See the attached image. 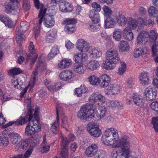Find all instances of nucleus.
<instances>
[{
	"instance_id": "3c124183",
	"label": "nucleus",
	"mask_w": 158,
	"mask_h": 158,
	"mask_svg": "<svg viewBox=\"0 0 158 158\" xmlns=\"http://www.w3.org/2000/svg\"><path fill=\"white\" fill-rule=\"evenodd\" d=\"M68 5H69L68 2H67L64 0H62L60 3L59 9L62 12H64L66 10V6Z\"/></svg>"
},
{
	"instance_id": "69168bd1",
	"label": "nucleus",
	"mask_w": 158,
	"mask_h": 158,
	"mask_svg": "<svg viewBox=\"0 0 158 158\" xmlns=\"http://www.w3.org/2000/svg\"><path fill=\"white\" fill-rule=\"evenodd\" d=\"M50 148V145L43 146L40 149V151L43 153L47 152L49 151Z\"/></svg>"
},
{
	"instance_id": "603ef678",
	"label": "nucleus",
	"mask_w": 158,
	"mask_h": 158,
	"mask_svg": "<svg viewBox=\"0 0 158 158\" xmlns=\"http://www.w3.org/2000/svg\"><path fill=\"white\" fill-rule=\"evenodd\" d=\"M28 145H29L28 140L24 139L22 140H21L20 143L19 144V146L21 148L26 150Z\"/></svg>"
},
{
	"instance_id": "5fc2aeb1",
	"label": "nucleus",
	"mask_w": 158,
	"mask_h": 158,
	"mask_svg": "<svg viewBox=\"0 0 158 158\" xmlns=\"http://www.w3.org/2000/svg\"><path fill=\"white\" fill-rule=\"evenodd\" d=\"M48 89L49 90L57 91L60 89L61 87L60 84L59 82H57L54 85H52L51 87H48Z\"/></svg>"
},
{
	"instance_id": "0eeeda50",
	"label": "nucleus",
	"mask_w": 158,
	"mask_h": 158,
	"mask_svg": "<svg viewBox=\"0 0 158 158\" xmlns=\"http://www.w3.org/2000/svg\"><path fill=\"white\" fill-rule=\"evenodd\" d=\"M87 130L89 133L94 137H98L102 134L101 130L96 123L89 122L87 125Z\"/></svg>"
},
{
	"instance_id": "a19ab883",
	"label": "nucleus",
	"mask_w": 158,
	"mask_h": 158,
	"mask_svg": "<svg viewBox=\"0 0 158 158\" xmlns=\"http://www.w3.org/2000/svg\"><path fill=\"white\" fill-rule=\"evenodd\" d=\"M73 69L76 73L80 74L83 73L85 72L83 66L79 64L75 65Z\"/></svg>"
},
{
	"instance_id": "774afa93",
	"label": "nucleus",
	"mask_w": 158,
	"mask_h": 158,
	"mask_svg": "<svg viewBox=\"0 0 158 158\" xmlns=\"http://www.w3.org/2000/svg\"><path fill=\"white\" fill-rule=\"evenodd\" d=\"M4 24L6 26L9 27H12L14 26L13 22L9 18L6 21Z\"/></svg>"
},
{
	"instance_id": "58836bf2",
	"label": "nucleus",
	"mask_w": 158,
	"mask_h": 158,
	"mask_svg": "<svg viewBox=\"0 0 158 158\" xmlns=\"http://www.w3.org/2000/svg\"><path fill=\"white\" fill-rule=\"evenodd\" d=\"M29 145L30 148H32L39 143V139L37 138L32 137L29 139Z\"/></svg>"
},
{
	"instance_id": "423d86ee",
	"label": "nucleus",
	"mask_w": 158,
	"mask_h": 158,
	"mask_svg": "<svg viewBox=\"0 0 158 158\" xmlns=\"http://www.w3.org/2000/svg\"><path fill=\"white\" fill-rule=\"evenodd\" d=\"M20 25V26L17 27L15 30L16 40L19 47L21 46L24 32L27 30L29 26L28 23L25 21L21 22Z\"/></svg>"
},
{
	"instance_id": "6e6d98bb",
	"label": "nucleus",
	"mask_w": 158,
	"mask_h": 158,
	"mask_svg": "<svg viewBox=\"0 0 158 158\" xmlns=\"http://www.w3.org/2000/svg\"><path fill=\"white\" fill-rule=\"evenodd\" d=\"M154 24V20L151 18H147L145 19L144 25L148 27L152 26Z\"/></svg>"
},
{
	"instance_id": "c85d7f7f",
	"label": "nucleus",
	"mask_w": 158,
	"mask_h": 158,
	"mask_svg": "<svg viewBox=\"0 0 158 158\" xmlns=\"http://www.w3.org/2000/svg\"><path fill=\"white\" fill-rule=\"evenodd\" d=\"M71 60L69 59H63L59 63V67L61 69L68 68L71 65Z\"/></svg>"
},
{
	"instance_id": "e433bc0d",
	"label": "nucleus",
	"mask_w": 158,
	"mask_h": 158,
	"mask_svg": "<svg viewBox=\"0 0 158 158\" xmlns=\"http://www.w3.org/2000/svg\"><path fill=\"white\" fill-rule=\"evenodd\" d=\"M88 79L89 82L93 85H98L100 82V79L94 75L90 76Z\"/></svg>"
},
{
	"instance_id": "a18cd8bd",
	"label": "nucleus",
	"mask_w": 158,
	"mask_h": 158,
	"mask_svg": "<svg viewBox=\"0 0 158 158\" xmlns=\"http://www.w3.org/2000/svg\"><path fill=\"white\" fill-rule=\"evenodd\" d=\"M114 38L117 41L120 40L121 36V31L120 30L115 29L113 34Z\"/></svg>"
},
{
	"instance_id": "338daca9",
	"label": "nucleus",
	"mask_w": 158,
	"mask_h": 158,
	"mask_svg": "<svg viewBox=\"0 0 158 158\" xmlns=\"http://www.w3.org/2000/svg\"><path fill=\"white\" fill-rule=\"evenodd\" d=\"M92 6L94 8L93 9L95 10V11H100L101 8L99 4H98L96 2H94L92 4Z\"/></svg>"
},
{
	"instance_id": "052dcab7",
	"label": "nucleus",
	"mask_w": 158,
	"mask_h": 158,
	"mask_svg": "<svg viewBox=\"0 0 158 158\" xmlns=\"http://www.w3.org/2000/svg\"><path fill=\"white\" fill-rule=\"evenodd\" d=\"M23 7L25 11H27L29 10L30 5L28 0H23Z\"/></svg>"
},
{
	"instance_id": "393cba45",
	"label": "nucleus",
	"mask_w": 158,
	"mask_h": 158,
	"mask_svg": "<svg viewBox=\"0 0 158 158\" xmlns=\"http://www.w3.org/2000/svg\"><path fill=\"white\" fill-rule=\"evenodd\" d=\"M122 153L120 155L118 156L117 152H113L112 154V158H128L130 150H125V151H122Z\"/></svg>"
},
{
	"instance_id": "864d4df0",
	"label": "nucleus",
	"mask_w": 158,
	"mask_h": 158,
	"mask_svg": "<svg viewBox=\"0 0 158 158\" xmlns=\"http://www.w3.org/2000/svg\"><path fill=\"white\" fill-rule=\"evenodd\" d=\"M152 123L155 131L158 132V117H153Z\"/></svg>"
},
{
	"instance_id": "b1692460",
	"label": "nucleus",
	"mask_w": 158,
	"mask_h": 158,
	"mask_svg": "<svg viewBox=\"0 0 158 158\" xmlns=\"http://www.w3.org/2000/svg\"><path fill=\"white\" fill-rule=\"evenodd\" d=\"M116 24V22L114 19L110 17H106L105 19L104 27L105 28H114Z\"/></svg>"
},
{
	"instance_id": "4c0bfd02",
	"label": "nucleus",
	"mask_w": 158,
	"mask_h": 158,
	"mask_svg": "<svg viewBox=\"0 0 158 158\" xmlns=\"http://www.w3.org/2000/svg\"><path fill=\"white\" fill-rule=\"evenodd\" d=\"M64 22L66 24L65 26H69V27L75 28V25L77 21L75 19L73 18L65 20L64 21Z\"/></svg>"
},
{
	"instance_id": "412c9836",
	"label": "nucleus",
	"mask_w": 158,
	"mask_h": 158,
	"mask_svg": "<svg viewBox=\"0 0 158 158\" xmlns=\"http://www.w3.org/2000/svg\"><path fill=\"white\" fill-rule=\"evenodd\" d=\"M73 77L72 71L68 70L62 72L60 74V79L64 81H68Z\"/></svg>"
},
{
	"instance_id": "13d9d810",
	"label": "nucleus",
	"mask_w": 158,
	"mask_h": 158,
	"mask_svg": "<svg viewBox=\"0 0 158 158\" xmlns=\"http://www.w3.org/2000/svg\"><path fill=\"white\" fill-rule=\"evenodd\" d=\"M91 54L93 55L94 57L98 58L102 56V52L100 49H95L93 50Z\"/></svg>"
},
{
	"instance_id": "2eb2a0df",
	"label": "nucleus",
	"mask_w": 158,
	"mask_h": 158,
	"mask_svg": "<svg viewBox=\"0 0 158 158\" xmlns=\"http://www.w3.org/2000/svg\"><path fill=\"white\" fill-rule=\"evenodd\" d=\"M77 48L80 51L86 52L90 48L89 44L83 39H79L77 42Z\"/></svg>"
},
{
	"instance_id": "4be33fe9",
	"label": "nucleus",
	"mask_w": 158,
	"mask_h": 158,
	"mask_svg": "<svg viewBox=\"0 0 158 158\" xmlns=\"http://www.w3.org/2000/svg\"><path fill=\"white\" fill-rule=\"evenodd\" d=\"M95 11L94 9L91 10L89 11V16L92 19L93 22L99 23L100 21V17L98 12Z\"/></svg>"
},
{
	"instance_id": "f3484780",
	"label": "nucleus",
	"mask_w": 158,
	"mask_h": 158,
	"mask_svg": "<svg viewBox=\"0 0 158 158\" xmlns=\"http://www.w3.org/2000/svg\"><path fill=\"white\" fill-rule=\"evenodd\" d=\"M100 82L99 84L100 87L102 88L107 87L111 81L110 78L107 75H102L100 79Z\"/></svg>"
},
{
	"instance_id": "37998d69",
	"label": "nucleus",
	"mask_w": 158,
	"mask_h": 158,
	"mask_svg": "<svg viewBox=\"0 0 158 158\" xmlns=\"http://www.w3.org/2000/svg\"><path fill=\"white\" fill-rule=\"evenodd\" d=\"M120 64L118 69V73L120 75H122L126 71L127 69V66L124 62H121Z\"/></svg>"
},
{
	"instance_id": "6e6552de",
	"label": "nucleus",
	"mask_w": 158,
	"mask_h": 158,
	"mask_svg": "<svg viewBox=\"0 0 158 158\" xmlns=\"http://www.w3.org/2000/svg\"><path fill=\"white\" fill-rule=\"evenodd\" d=\"M98 147L95 144H92L90 146L87 148L86 149L85 153L88 157H92L94 156L97 158L102 157V154L100 152H98Z\"/></svg>"
},
{
	"instance_id": "f257e3e1",
	"label": "nucleus",
	"mask_w": 158,
	"mask_h": 158,
	"mask_svg": "<svg viewBox=\"0 0 158 158\" xmlns=\"http://www.w3.org/2000/svg\"><path fill=\"white\" fill-rule=\"evenodd\" d=\"M39 112L35 110L34 114V119L32 124L28 123L25 129V134L28 136H31L35 133L40 131L41 130V125L40 123V118Z\"/></svg>"
},
{
	"instance_id": "de8ad7c7",
	"label": "nucleus",
	"mask_w": 158,
	"mask_h": 158,
	"mask_svg": "<svg viewBox=\"0 0 158 158\" xmlns=\"http://www.w3.org/2000/svg\"><path fill=\"white\" fill-rule=\"evenodd\" d=\"M146 53L144 50L140 47L135 48L134 51V56L135 57H138Z\"/></svg>"
},
{
	"instance_id": "6ab92c4d",
	"label": "nucleus",
	"mask_w": 158,
	"mask_h": 158,
	"mask_svg": "<svg viewBox=\"0 0 158 158\" xmlns=\"http://www.w3.org/2000/svg\"><path fill=\"white\" fill-rule=\"evenodd\" d=\"M57 35L56 31L55 29H52L47 34L46 42L48 43H52Z\"/></svg>"
},
{
	"instance_id": "9b49d317",
	"label": "nucleus",
	"mask_w": 158,
	"mask_h": 158,
	"mask_svg": "<svg viewBox=\"0 0 158 158\" xmlns=\"http://www.w3.org/2000/svg\"><path fill=\"white\" fill-rule=\"evenodd\" d=\"M9 2H6L4 4V10L7 14L10 13L18 8L17 3H19L17 0H9Z\"/></svg>"
},
{
	"instance_id": "aec40b11",
	"label": "nucleus",
	"mask_w": 158,
	"mask_h": 158,
	"mask_svg": "<svg viewBox=\"0 0 158 158\" xmlns=\"http://www.w3.org/2000/svg\"><path fill=\"white\" fill-rule=\"evenodd\" d=\"M9 136L10 138V140L13 144L19 146L20 143L21 137L18 133H10L9 134Z\"/></svg>"
},
{
	"instance_id": "a878e982",
	"label": "nucleus",
	"mask_w": 158,
	"mask_h": 158,
	"mask_svg": "<svg viewBox=\"0 0 158 158\" xmlns=\"http://www.w3.org/2000/svg\"><path fill=\"white\" fill-rule=\"evenodd\" d=\"M106 89L109 92H110L113 94H118L119 92L120 87L118 85L113 84L109 85L107 87Z\"/></svg>"
},
{
	"instance_id": "5701e85b",
	"label": "nucleus",
	"mask_w": 158,
	"mask_h": 158,
	"mask_svg": "<svg viewBox=\"0 0 158 158\" xmlns=\"http://www.w3.org/2000/svg\"><path fill=\"white\" fill-rule=\"evenodd\" d=\"M132 99L133 101L137 106L141 107L144 105V100L140 95L134 94Z\"/></svg>"
},
{
	"instance_id": "4d7b16f0",
	"label": "nucleus",
	"mask_w": 158,
	"mask_h": 158,
	"mask_svg": "<svg viewBox=\"0 0 158 158\" xmlns=\"http://www.w3.org/2000/svg\"><path fill=\"white\" fill-rule=\"evenodd\" d=\"M151 109L154 110V113L155 114H158V102L157 101L152 102L151 105Z\"/></svg>"
},
{
	"instance_id": "dca6fc26",
	"label": "nucleus",
	"mask_w": 158,
	"mask_h": 158,
	"mask_svg": "<svg viewBox=\"0 0 158 158\" xmlns=\"http://www.w3.org/2000/svg\"><path fill=\"white\" fill-rule=\"evenodd\" d=\"M139 79L143 85H148L150 82L151 77L148 72H143L139 75Z\"/></svg>"
},
{
	"instance_id": "7c9ffc66",
	"label": "nucleus",
	"mask_w": 158,
	"mask_h": 158,
	"mask_svg": "<svg viewBox=\"0 0 158 158\" xmlns=\"http://www.w3.org/2000/svg\"><path fill=\"white\" fill-rule=\"evenodd\" d=\"M11 82L14 88L19 89H21V86L23 85V84L19 79L14 76L11 79Z\"/></svg>"
},
{
	"instance_id": "c756f323",
	"label": "nucleus",
	"mask_w": 158,
	"mask_h": 158,
	"mask_svg": "<svg viewBox=\"0 0 158 158\" xmlns=\"http://www.w3.org/2000/svg\"><path fill=\"white\" fill-rule=\"evenodd\" d=\"M73 57L76 62L81 63L82 62L85 61L87 57L85 54L77 53L74 55Z\"/></svg>"
},
{
	"instance_id": "9d476101",
	"label": "nucleus",
	"mask_w": 158,
	"mask_h": 158,
	"mask_svg": "<svg viewBox=\"0 0 158 158\" xmlns=\"http://www.w3.org/2000/svg\"><path fill=\"white\" fill-rule=\"evenodd\" d=\"M34 46L33 43L31 42L29 44V49L30 53L27 56V60L30 61L31 64H33L36 60L38 57V54L36 53V50L34 48Z\"/></svg>"
},
{
	"instance_id": "8fccbe9b",
	"label": "nucleus",
	"mask_w": 158,
	"mask_h": 158,
	"mask_svg": "<svg viewBox=\"0 0 158 158\" xmlns=\"http://www.w3.org/2000/svg\"><path fill=\"white\" fill-rule=\"evenodd\" d=\"M157 35L158 36L157 33H156L155 31L151 30L149 34V43H153Z\"/></svg>"
},
{
	"instance_id": "cd10ccee",
	"label": "nucleus",
	"mask_w": 158,
	"mask_h": 158,
	"mask_svg": "<svg viewBox=\"0 0 158 158\" xmlns=\"http://www.w3.org/2000/svg\"><path fill=\"white\" fill-rule=\"evenodd\" d=\"M128 18H126L123 15L120 13H118V15L116 18V19L117 22L119 23L120 26H124L128 22Z\"/></svg>"
},
{
	"instance_id": "a211bd4d",
	"label": "nucleus",
	"mask_w": 158,
	"mask_h": 158,
	"mask_svg": "<svg viewBox=\"0 0 158 158\" xmlns=\"http://www.w3.org/2000/svg\"><path fill=\"white\" fill-rule=\"evenodd\" d=\"M89 99L90 101L96 102L98 101L101 102L102 104L105 102V98L104 97L99 94L94 93L89 97Z\"/></svg>"
},
{
	"instance_id": "4468645a",
	"label": "nucleus",
	"mask_w": 158,
	"mask_h": 158,
	"mask_svg": "<svg viewBox=\"0 0 158 158\" xmlns=\"http://www.w3.org/2000/svg\"><path fill=\"white\" fill-rule=\"evenodd\" d=\"M128 138L127 136H123L117 143L116 146L121 147L122 151H125V150H130L129 148L130 144Z\"/></svg>"
},
{
	"instance_id": "f704fd0d",
	"label": "nucleus",
	"mask_w": 158,
	"mask_h": 158,
	"mask_svg": "<svg viewBox=\"0 0 158 158\" xmlns=\"http://www.w3.org/2000/svg\"><path fill=\"white\" fill-rule=\"evenodd\" d=\"M93 112L90 111V120L91 119H93L95 120H100L101 118V117L99 115L98 112L97 110L92 109Z\"/></svg>"
},
{
	"instance_id": "20e7f679",
	"label": "nucleus",
	"mask_w": 158,
	"mask_h": 158,
	"mask_svg": "<svg viewBox=\"0 0 158 158\" xmlns=\"http://www.w3.org/2000/svg\"><path fill=\"white\" fill-rule=\"evenodd\" d=\"M93 104L92 103H88L83 105L78 112L77 116L81 120L85 121L90 120V111L93 112L92 109Z\"/></svg>"
},
{
	"instance_id": "1a4fd4ad",
	"label": "nucleus",
	"mask_w": 158,
	"mask_h": 158,
	"mask_svg": "<svg viewBox=\"0 0 158 158\" xmlns=\"http://www.w3.org/2000/svg\"><path fill=\"white\" fill-rule=\"evenodd\" d=\"M70 142L69 138L62 137L61 143V147L60 149V155L64 158H66L67 156V152L69 143Z\"/></svg>"
},
{
	"instance_id": "ddd939ff",
	"label": "nucleus",
	"mask_w": 158,
	"mask_h": 158,
	"mask_svg": "<svg viewBox=\"0 0 158 158\" xmlns=\"http://www.w3.org/2000/svg\"><path fill=\"white\" fill-rule=\"evenodd\" d=\"M144 94L146 100L148 101H151L156 98L157 91L154 88L149 86L145 89Z\"/></svg>"
},
{
	"instance_id": "39448f33",
	"label": "nucleus",
	"mask_w": 158,
	"mask_h": 158,
	"mask_svg": "<svg viewBox=\"0 0 158 158\" xmlns=\"http://www.w3.org/2000/svg\"><path fill=\"white\" fill-rule=\"evenodd\" d=\"M33 110L30 109L28 111L27 114L25 117H20V119H17L16 121H10L8 123L3 125L1 128L4 129L15 125V126L22 125L27 123L28 121H30L33 118Z\"/></svg>"
},
{
	"instance_id": "c9c22d12",
	"label": "nucleus",
	"mask_w": 158,
	"mask_h": 158,
	"mask_svg": "<svg viewBox=\"0 0 158 158\" xmlns=\"http://www.w3.org/2000/svg\"><path fill=\"white\" fill-rule=\"evenodd\" d=\"M138 22L133 19L128 18L127 25L129 26V29H135L137 26Z\"/></svg>"
},
{
	"instance_id": "7ed1b4c3",
	"label": "nucleus",
	"mask_w": 158,
	"mask_h": 158,
	"mask_svg": "<svg viewBox=\"0 0 158 158\" xmlns=\"http://www.w3.org/2000/svg\"><path fill=\"white\" fill-rule=\"evenodd\" d=\"M46 11V8H40L38 15V18L39 19L38 24L40 25L44 19L45 26L47 27H51L55 24L54 18L53 15H45Z\"/></svg>"
},
{
	"instance_id": "72a5a7b5",
	"label": "nucleus",
	"mask_w": 158,
	"mask_h": 158,
	"mask_svg": "<svg viewBox=\"0 0 158 158\" xmlns=\"http://www.w3.org/2000/svg\"><path fill=\"white\" fill-rule=\"evenodd\" d=\"M87 66L90 70H94L96 69L99 66V64L97 61L91 60L88 63Z\"/></svg>"
},
{
	"instance_id": "2f4dec72",
	"label": "nucleus",
	"mask_w": 158,
	"mask_h": 158,
	"mask_svg": "<svg viewBox=\"0 0 158 158\" xmlns=\"http://www.w3.org/2000/svg\"><path fill=\"white\" fill-rule=\"evenodd\" d=\"M118 47L120 51L123 52L129 50V45L127 41L122 40L120 41Z\"/></svg>"
},
{
	"instance_id": "79ce46f5",
	"label": "nucleus",
	"mask_w": 158,
	"mask_h": 158,
	"mask_svg": "<svg viewBox=\"0 0 158 158\" xmlns=\"http://www.w3.org/2000/svg\"><path fill=\"white\" fill-rule=\"evenodd\" d=\"M158 36L157 35L153 42L154 44L152 47V49L153 53L155 55L158 52V41H157Z\"/></svg>"
},
{
	"instance_id": "e2e57ef3",
	"label": "nucleus",
	"mask_w": 158,
	"mask_h": 158,
	"mask_svg": "<svg viewBox=\"0 0 158 158\" xmlns=\"http://www.w3.org/2000/svg\"><path fill=\"white\" fill-rule=\"evenodd\" d=\"M58 125V121H55L51 126V130L54 135L56 134L58 132L57 126Z\"/></svg>"
},
{
	"instance_id": "bb28decb",
	"label": "nucleus",
	"mask_w": 158,
	"mask_h": 158,
	"mask_svg": "<svg viewBox=\"0 0 158 158\" xmlns=\"http://www.w3.org/2000/svg\"><path fill=\"white\" fill-rule=\"evenodd\" d=\"M123 35L124 38L128 40L131 41L133 39V33L128 27H126L123 30Z\"/></svg>"
},
{
	"instance_id": "473e14b6",
	"label": "nucleus",
	"mask_w": 158,
	"mask_h": 158,
	"mask_svg": "<svg viewBox=\"0 0 158 158\" xmlns=\"http://www.w3.org/2000/svg\"><path fill=\"white\" fill-rule=\"evenodd\" d=\"M88 90L87 88L85 87V85H81L80 88H77L75 89V94L78 97H80L82 96L83 93H86Z\"/></svg>"
},
{
	"instance_id": "f03ea898",
	"label": "nucleus",
	"mask_w": 158,
	"mask_h": 158,
	"mask_svg": "<svg viewBox=\"0 0 158 158\" xmlns=\"http://www.w3.org/2000/svg\"><path fill=\"white\" fill-rule=\"evenodd\" d=\"M119 60L117 51L114 50H108L106 53V60L103 62L104 67L108 70L113 69L115 66L112 64L117 63Z\"/></svg>"
},
{
	"instance_id": "bf43d9fd",
	"label": "nucleus",
	"mask_w": 158,
	"mask_h": 158,
	"mask_svg": "<svg viewBox=\"0 0 158 158\" xmlns=\"http://www.w3.org/2000/svg\"><path fill=\"white\" fill-rule=\"evenodd\" d=\"M98 111L102 118L106 115L107 110L105 107L102 106L99 107Z\"/></svg>"
},
{
	"instance_id": "0e129e2a",
	"label": "nucleus",
	"mask_w": 158,
	"mask_h": 158,
	"mask_svg": "<svg viewBox=\"0 0 158 158\" xmlns=\"http://www.w3.org/2000/svg\"><path fill=\"white\" fill-rule=\"evenodd\" d=\"M65 31L67 34H71L75 32V28L74 27H70L69 26H65L64 28Z\"/></svg>"
},
{
	"instance_id": "f8f14e48",
	"label": "nucleus",
	"mask_w": 158,
	"mask_h": 158,
	"mask_svg": "<svg viewBox=\"0 0 158 158\" xmlns=\"http://www.w3.org/2000/svg\"><path fill=\"white\" fill-rule=\"evenodd\" d=\"M104 136L110 140H115L118 139V132L116 129L111 128L106 129L104 132Z\"/></svg>"
},
{
	"instance_id": "680f3d73",
	"label": "nucleus",
	"mask_w": 158,
	"mask_h": 158,
	"mask_svg": "<svg viewBox=\"0 0 158 158\" xmlns=\"http://www.w3.org/2000/svg\"><path fill=\"white\" fill-rule=\"evenodd\" d=\"M140 33L143 36V38L144 39L145 42L149 43V33L147 31H143L141 32Z\"/></svg>"
},
{
	"instance_id": "ea45409f",
	"label": "nucleus",
	"mask_w": 158,
	"mask_h": 158,
	"mask_svg": "<svg viewBox=\"0 0 158 158\" xmlns=\"http://www.w3.org/2000/svg\"><path fill=\"white\" fill-rule=\"evenodd\" d=\"M93 23L89 25V29L92 31H97L100 28L101 26L99 23L93 22Z\"/></svg>"
},
{
	"instance_id": "49530a36",
	"label": "nucleus",
	"mask_w": 158,
	"mask_h": 158,
	"mask_svg": "<svg viewBox=\"0 0 158 158\" xmlns=\"http://www.w3.org/2000/svg\"><path fill=\"white\" fill-rule=\"evenodd\" d=\"M22 72V70L19 68L14 67L10 69L9 71V73L10 75H15L19 74Z\"/></svg>"
},
{
	"instance_id": "c03bdc74",
	"label": "nucleus",
	"mask_w": 158,
	"mask_h": 158,
	"mask_svg": "<svg viewBox=\"0 0 158 158\" xmlns=\"http://www.w3.org/2000/svg\"><path fill=\"white\" fill-rule=\"evenodd\" d=\"M148 12L150 15L153 17H156L158 13L157 9L153 6H150L148 9Z\"/></svg>"
},
{
	"instance_id": "09e8293b",
	"label": "nucleus",
	"mask_w": 158,
	"mask_h": 158,
	"mask_svg": "<svg viewBox=\"0 0 158 158\" xmlns=\"http://www.w3.org/2000/svg\"><path fill=\"white\" fill-rule=\"evenodd\" d=\"M102 9L104 11L105 17H106V18L110 17L112 13V12L108 6H104L102 7Z\"/></svg>"
}]
</instances>
